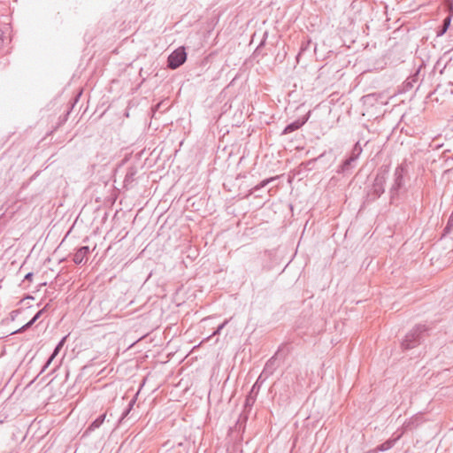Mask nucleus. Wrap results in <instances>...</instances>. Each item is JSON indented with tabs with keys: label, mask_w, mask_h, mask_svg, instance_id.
Segmentation results:
<instances>
[{
	"label": "nucleus",
	"mask_w": 453,
	"mask_h": 453,
	"mask_svg": "<svg viewBox=\"0 0 453 453\" xmlns=\"http://www.w3.org/2000/svg\"><path fill=\"white\" fill-rule=\"evenodd\" d=\"M186 59L187 53L185 49L183 47L178 48L177 50H173L168 57L167 66L170 69H176L184 64Z\"/></svg>",
	"instance_id": "nucleus-4"
},
{
	"label": "nucleus",
	"mask_w": 453,
	"mask_h": 453,
	"mask_svg": "<svg viewBox=\"0 0 453 453\" xmlns=\"http://www.w3.org/2000/svg\"><path fill=\"white\" fill-rule=\"evenodd\" d=\"M280 350H278L271 358L267 360L263 369L264 377H271L279 367L277 357Z\"/></svg>",
	"instance_id": "nucleus-5"
},
{
	"label": "nucleus",
	"mask_w": 453,
	"mask_h": 453,
	"mask_svg": "<svg viewBox=\"0 0 453 453\" xmlns=\"http://www.w3.org/2000/svg\"><path fill=\"white\" fill-rule=\"evenodd\" d=\"M252 391L250 393V395L246 397V400H245V407H251L256 399L255 397L251 395Z\"/></svg>",
	"instance_id": "nucleus-19"
},
{
	"label": "nucleus",
	"mask_w": 453,
	"mask_h": 453,
	"mask_svg": "<svg viewBox=\"0 0 453 453\" xmlns=\"http://www.w3.org/2000/svg\"><path fill=\"white\" fill-rule=\"evenodd\" d=\"M228 319H226L222 324H220L218 328L213 332L212 336L216 334H219L221 330L227 325ZM211 335L209 337L211 338Z\"/></svg>",
	"instance_id": "nucleus-21"
},
{
	"label": "nucleus",
	"mask_w": 453,
	"mask_h": 453,
	"mask_svg": "<svg viewBox=\"0 0 453 453\" xmlns=\"http://www.w3.org/2000/svg\"><path fill=\"white\" fill-rule=\"evenodd\" d=\"M388 172L389 167L388 165L379 168L373 183L367 192L368 202L377 200L385 192V184L387 182Z\"/></svg>",
	"instance_id": "nucleus-1"
},
{
	"label": "nucleus",
	"mask_w": 453,
	"mask_h": 453,
	"mask_svg": "<svg viewBox=\"0 0 453 453\" xmlns=\"http://www.w3.org/2000/svg\"><path fill=\"white\" fill-rule=\"evenodd\" d=\"M405 173L406 168L403 165H400L395 169L393 181L388 190L391 203H394L400 196L401 189L404 187Z\"/></svg>",
	"instance_id": "nucleus-2"
},
{
	"label": "nucleus",
	"mask_w": 453,
	"mask_h": 453,
	"mask_svg": "<svg viewBox=\"0 0 453 453\" xmlns=\"http://www.w3.org/2000/svg\"><path fill=\"white\" fill-rule=\"evenodd\" d=\"M354 162H356V160L354 158H352L351 157H349L342 162V164L341 165V170L338 172L343 173L349 172V170L352 169Z\"/></svg>",
	"instance_id": "nucleus-13"
},
{
	"label": "nucleus",
	"mask_w": 453,
	"mask_h": 453,
	"mask_svg": "<svg viewBox=\"0 0 453 453\" xmlns=\"http://www.w3.org/2000/svg\"><path fill=\"white\" fill-rule=\"evenodd\" d=\"M265 44V39L260 42V44L258 45V47L257 48V50L262 47L263 45Z\"/></svg>",
	"instance_id": "nucleus-24"
},
{
	"label": "nucleus",
	"mask_w": 453,
	"mask_h": 453,
	"mask_svg": "<svg viewBox=\"0 0 453 453\" xmlns=\"http://www.w3.org/2000/svg\"><path fill=\"white\" fill-rule=\"evenodd\" d=\"M19 312V311L16 310V311H12L11 315H12V319H14L16 315Z\"/></svg>",
	"instance_id": "nucleus-23"
},
{
	"label": "nucleus",
	"mask_w": 453,
	"mask_h": 453,
	"mask_svg": "<svg viewBox=\"0 0 453 453\" xmlns=\"http://www.w3.org/2000/svg\"><path fill=\"white\" fill-rule=\"evenodd\" d=\"M134 403H135L134 398L130 401L127 409L122 413L119 422H121L128 415V413L130 412L131 409L133 408V405L134 404Z\"/></svg>",
	"instance_id": "nucleus-18"
},
{
	"label": "nucleus",
	"mask_w": 453,
	"mask_h": 453,
	"mask_svg": "<svg viewBox=\"0 0 453 453\" xmlns=\"http://www.w3.org/2000/svg\"><path fill=\"white\" fill-rule=\"evenodd\" d=\"M311 111H309L305 116H303L302 119H299L288 125L286 126L284 130L282 131V134H290L300 127H302L309 119Z\"/></svg>",
	"instance_id": "nucleus-6"
},
{
	"label": "nucleus",
	"mask_w": 453,
	"mask_h": 453,
	"mask_svg": "<svg viewBox=\"0 0 453 453\" xmlns=\"http://www.w3.org/2000/svg\"><path fill=\"white\" fill-rule=\"evenodd\" d=\"M48 307V304L42 310H40L34 317L33 319L28 321L26 325H24L23 326H21L19 329H18L17 331H15V333H23L24 331H26L27 329H28L30 326H32L35 321L41 317V315L43 313V311L47 309Z\"/></svg>",
	"instance_id": "nucleus-9"
},
{
	"label": "nucleus",
	"mask_w": 453,
	"mask_h": 453,
	"mask_svg": "<svg viewBox=\"0 0 453 453\" xmlns=\"http://www.w3.org/2000/svg\"><path fill=\"white\" fill-rule=\"evenodd\" d=\"M451 18L449 16L446 17L443 19L442 26L440 27V29L437 31V36L443 35L446 31L448 30L449 27L450 26Z\"/></svg>",
	"instance_id": "nucleus-14"
},
{
	"label": "nucleus",
	"mask_w": 453,
	"mask_h": 453,
	"mask_svg": "<svg viewBox=\"0 0 453 453\" xmlns=\"http://www.w3.org/2000/svg\"><path fill=\"white\" fill-rule=\"evenodd\" d=\"M419 73H420V69L417 70L414 74H412L407 78V80L404 81V87L406 89L412 88L414 86V83H417L418 81Z\"/></svg>",
	"instance_id": "nucleus-12"
},
{
	"label": "nucleus",
	"mask_w": 453,
	"mask_h": 453,
	"mask_svg": "<svg viewBox=\"0 0 453 453\" xmlns=\"http://www.w3.org/2000/svg\"><path fill=\"white\" fill-rule=\"evenodd\" d=\"M278 177H272V178H268V179H265L264 180H262L259 184H257V186H255L250 192V194H252L254 193L255 191L265 187L266 185H268L270 182L273 181L274 180H276Z\"/></svg>",
	"instance_id": "nucleus-16"
},
{
	"label": "nucleus",
	"mask_w": 453,
	"mask_h": 453,
	"mask_svg": "<svg viewBox=\"0 0 453 453\" xmlns=\"http://www.w3.org/2000/svg\"><path fill=\"white\" fill-rule=\"evenodd\" d=\"M427 330L426 326L418 325L411 330L402 342L403 349H411L420 344L423 334Z\"/></svg>",
	"instance_id": "nucleus-3"
},
{
	"label": "nucleus",
	"mask_w": 453,
	"mask_h": 453,
	"mask_svg": "<svg viewBox=\"0 0 453 453\" xmlns=\"http://www.w3.org/2000/svg\"><path fill=\"white\" fill-rule=\"evenodd\" d=\"M132 176H133V173H131L130 175H129V174H127L126 179H125V181H127V180H128L129 178H132Z\"/></svg>",
	"instance_id": "nucleus-25"
},
{
	"label": "nucleus",
	"mask_w": 453,
	"mask_h": 453,
	"mask_svg": "<svg viewBox=\"0 0 453 453\" xmlns=\"http://www.w3.org/2000/svg\"><path fill=\"white\" fill-rule=\"evenodd\" d=\"M402 434L403 433L398 434L395 438L389 439L385 442L381 443L380 445L378 446V450L386 451L390 449L395 445V443L401 438Z\"/></svg>",
	"instance_id": "nucleus-11"
},
{
	"label": "nucleus",
	"mask_w": 453,
	"mask_h": 453,
	"mask_svg": "<svg viewBox=\"0 0 453 453\" xmlns=\"http://www.w3.org/2000/svg\"><path fill=\"white\" fill-rule=\"evenodd\" d=\"M89 253L88 246H82L77 250V251L73 255V262L76 265H80L85 261H87V256Z\"/></svg>",
	"instance_id": "nucleus-7"
},
{
	"label": "nucleus",
	"mask_w": 453,
	"mask_h": 453,
	"mask_svg": "<svg viewBox=\"0 0 453 453\" xmlns=\"http://www.w3.org/2000/svg\"><path fill=\"white\" fill-rule=\"evenodd\" d=\"M65 339H66V336L63 337L62 340L58 343V345L55 347V349L53 351V353L50 355V357H49V359L47 360L46 364L44 365V366L42 367V372H44L47 367L50 365V363L52 362V360L56 357V356L58 354V352L60 351V349H62V347L64 346L65 344Z\"/></svg>",
	"instance_id": "nucleus-8"
},
{
	"label": "nucleus",
	"mask_w": 453,
	"mask_h": 453,
	"mask_svg": "<svg viewBox=\"0 0 453 453\" xmlns=\"http://www.w3.org/2000/svg\"><path fill=\"white\" fill-rule=\"evenodd\" d=\"M362 151H363V149H362V147H361V145H360L359 142H357L354 145V147H353V149H352V150H351V153H350V156H349V157H351L352 158H354V159L357 161V158L359 157V156L361 155Z\"/></svg>",
	"instance_id": "nucleus-15"
},
{
	"label": "nucleus",
	"mask_w": 453,
	"mask_h": 453,
	"mask_svg": "<svg viewBox=\"0 0 453 453\" xmlns=\"http://www.w3.org/2000/svg\"><path fill=\"white\" fill-rule=\"evenodd\" d=\"M415 426H418L417 418H413L411 420L404 422L403 423V430L404 431L410 430Z\"/></svg>",
	"instance_id": "nucleus-17"
},
{
	"label": "nucleus",
	"mask_w": 453,
	"mask_h": 453,
	"mask_svg": "<svg viewBox=\"0 0 453 453\" xmlns=\"http://www.w3.org/2000/svg\"><path fill=\"white\" fill-rule=\"evenodd\" d=\"M269 377H264L263 376V372L260 373V375L258 376L256 383L254 384V386L252 387V391L255 389V388L258 385V384H262L264 383Z\"/></svg>",
	"instance_id": "nucleus-20"
},
{
	"label": "nucleus",
	"mask_w": 453,
	"mask_h": 453,
	"mask_svg": "<svg viewBox=\"0 0 453 453\" xmlns=\"http://www.w3.org/2000/svg\"><path fill=\"white\" fill-rule=\"evenodd\" d=\"M33 276H34L33 273H27V274L25 275L24 280H28V281H31V280H32V279H33Z\"/></svg>",
	"instance_id": "nucleus-22"
},
{
	"label": "nucleus",
	"mask_w": 453,
	"mask_h": 453,
	"mask_svg": "<svg viewBox=\"0 0 453 453\" xmlns=\"http://www.w3.org/2000/svg\"><path fill=\"white\" fill-rule=\"evenodd\" d=\"M106 417V413H104L100 415L97 418H96L87 428L85 431V434H88L91 431H94L101 426V425L104 423Z\"/></svg>",
	"instance_id": "nucleus-10"
}]
</instances>
